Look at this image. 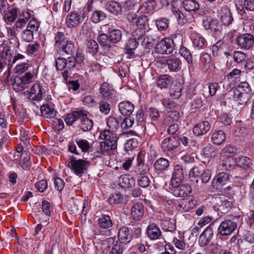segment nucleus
Returning a JSON list of instances; mask_svg holds the SVG:
<instances>
[{"mask_svg":"<svg viewBox=\"0 0 254 254\" xmlns=\"http://www.w3.org/2000/svg\"><path fill=\"white\" fill-rule=\"evenodd\" d=\"M100 137L104 140L100 142L103 154L110 150H114L117 147V136L109 130H105L101 132Z\"/></svg>","mask_w":254,"mask_h":254,"instance_id":"7ed1b4c3","label":"nucleus"},{"mask_svg":"<svg viewBox=\"0 0 254 254\" xmlns=\"http://www.w3.org/2000/svg\"><path fill=\"white\" fill-rule=\"evenodd\" d=\"M180 145V142L176 136L167 137L163 140L161 146L164 151L173 150Z\"/></svg>","mask_w":254,"mask_h":254,"instance_id":"f8f14e48","label":"nucleus"},{"mask_svg":"<svg viewBox=\"0 0 254 254\" xmlns=\"http://www.w3.org/2000/svg\"><path fill=\"white\" fill-rule=\"evenodd\" d=\"M67 166L76 175L81 177L87 169L90 163L84 159H76L73 156H70Z\"/></svg>","mask_w":254,"mask_h":254,"instance_id":"39448f33","label":"nucleus"},{"mask_svg":"<svg viewBox=\"0 0 254 254\" xmlns=\"http://www.w3.org/2000/svg\"><path fill=\"white\" fill-rule=\"evenodd\" d=\"M109 36V41L112 46L114 44L120 42L122 38V32L120 30L113 29L109 31L108 34Z\"/></svg>","mask_w":254,"mask_h":254,"instance_id":"c756f323","label":"nucleus"},{"mask_svg":"<svg viewBox=\"0 0 254 254\" xmlns=\"http://www.w3.org/2000/svg\"><path fill=\"white\" fill-rule=\"evenodd\" d=\"M182 86L180 82H177L173 85L170 89V93L171 96L176 99L179 98L181 95Z\"/></svg>","mask_w":254,"mask_h":254,"instance_id":"79ce46f5","label":"nucleus"},{"mask_svg":"<svg viewBox=\"0 0 254 254\" xmlns=\"http://www.w3.org/2000/svg\"><path fill=\"white\" fill-rule=\"evenodd\" d=\"M46 88V86L40 83H35L31 89L29 98L33 101L41 100L43 98V94L45 93Z\"/></svg>","mask_w":254,"mask_h":254,"instance_id":"6e6552de","label":"nucleus"},{"mask_svg":"<svg viewBox=\"0 0 254 254\" xmlns=\"http://www.w3.org/2000/svg\"><path fill=\"white\" fill-rule=\"evenodd\" d=\"M169 164L167 159L162 157L159 158L154 163V173L157 175L163 173L168 169Z\"/></svg>","mask_w":254,"mask_h":254,"instance_id":"dca6fc26","label":"nucleus"},{"mask_svg":"<svg viewBox=\"0 0 254 254\" xmlns=\"http://www.w3.org/2000/svg\"><path fill=\"white\" fill-rule=\"evenodd\" d=\"M29 155L25 152L21 154L20 159V164L23 169L28 170L31 165Z\"/></svg>","mask_w":254,"mask_h":254,"instance_id":"a18cd8bd","label":"nucleus"},{"mask_svg":"<svg viewBox=\"0 0 254 254\" xmlns=\"http://www.w3.org/2000/svg\"><path fill=\"white\" fill-rule=\"evenodd\" d=\"M238 165L245 169L251 168L253 163L251 159L245 156L241 157L238 161Z\"/></svg>","mask_w":254,"mask_h":254,"instance_id":"09e8293b","label":"nucleus"},{"mask_svg":"<svg viewBox=\"0 0 254 254\" xmlns=\"http://www.w3.org/2000/svg\"><path fill=\"white\" fill-rule=\"evenodd\" d=\"M98 223L100 227L103 229H108L112 225V221L109 215H103L98 219Z\"/></svg>","mask_w":254,"mask_h":254,"instance_id":"58836bf2","label":"nucleus"},{"mask_svg":"<svg viewBox=\"0 0 254 254\" xmlns=\"http://www.w3.org/2000/svg\"><path fill=\"white\" fill-rule=\"evenodd\" d=\"M89 152L93 153L94 155H96L97 156L100 154H103L100 142L96 141L93 142Z\"/></svg>","mask_w":254,"mask_h":254,"instance_id":"6e6d98bb","label":"nucleus"},{"mask_svg":"<svg viewBox=\"0 0 254 254\" xmlns=\"http://www.w3.org/2000/svg\"><path fill=\"white\" fill-rule=\"evenodd\" d=\"M225 138V134L222 130L214 131L211 136L213 143L217 145H220L224 142Z\"/></svg>","mask_w":254,"mask_h":254,"instance_id":"f704fd0d","label":"nucleus"},{"mask_svg":"<svg viewBox=\"0 0 254 254\" xmlns=\"http://www.w3.org/2000/svg\"><path fill=\"white\" fill-rule=\"evenodd\" d=\"M33 32L30 30L26 29L24 30L22 33V39L25 42H29L31 41L33 39Z\"/></svg>","mask_w":254,"mask_h":254,"instance_id":"0e129e2a","label":"nucleus"},{"mask_svg":"<svg viewBox=\"0 0 254 254\" xmlns=\"http://www.w3.org/2000/svg\"><path fill=\"white\" fill-rule=\"evenodd\" d=\"M171 78L167 75L161 76L157 80V84L160 89L167 88L171 83Z\"/></svg>","mask_w":254,"mask_h":254,"instance_id":"a19ab883","label":"nucleus"},{"mask_svg":"<svg viewBox=\"0 0 254 254\" xmlns=\"http://www.w3.org/2000/svg\"><path fill=\"white\" fill-rule=\"evenodd\" d=\"M80 121V127L84 131L90 130L93 127V121L87 117V112L83 110L82 115L79 119Z\"/></svg>","mask_w":254,"mask_h":254,"instance_id":"a211bd4d","label":"nucleus"},{"mask_svg":"<svg viewBox=\"0 0 254 254\" xmlns=\"http://www.w3.org/2000/svg\"><path fill=\"white\" fill-rule=\"evenodd\" d=\"M100 94L105 100H110L113 98L115 92L109 86L107 82H104L100 87Z\"/></svg>","mask_w":254,"mask_h":254,"instance_id":"4be33fe9","label":"nucleus"},{"mask_svg":"<svg viewBox=\"0 0 254 254\" xmlns=\"http://www.w3.org/2000/svg\"><path fill=\"white\" fill-rule=\"evenodd\" d=\"M138 163L134 167L133 171L136 175H143L149 171L148 165L142 161L141 159L138 157Z\"/></svg>","mask_w":254,"mask_h":254,"instance_id":"7c9ffc66","label":"nucleus"},{"mask_svg":"<svg viewBox=\"0 0 254 254\" xmlns=\"http://www.w3.org/2000/svg\"><path fill=\"white\" fill-rule=\"evenodd\" d=\"M189 200L188 199H180L177 203H175L176 208L180 211H186L189 209L188 203Z\"/></svg>","mask_w":254,"mask_h":254,"instance_id":"864d4df0","label":"nucleus"},{"mask_svg":"<svg viewBox=\"0 0 254 254\" xmlns=\"http://www.w3.org/2000/svg\"><path fill=\"white\" fill-rule=\"evenodd\" d=\"M120 112L124 116H129L134 110L133 105L129 101H123L119 104Z\"/></svg>","mask_w":254,"mask_h":254,"instance_id":"b1692460","label":"nucleus"},{"mask_svg":"<svg viewBox=\"0 0 254 254\" xmlns=\"http://www.w3.org/2000/svg\"><path fill=\"white\" fill-rule=\"evenodd\" d=\"M80 22V16L77 13H70L66 18V24L70 28L77 26Z\"/></svg>","mask_w":254,"mask_h":254,"instance_id":"a878e982","label":"nucleus"},{"mask_svg":"<svg viewBox=\"0 0 254 254\" xmlns=\"http://www.w3.org/2000/svg\"><path fill=\"white\" fill-rule=\"evenodd\" d=\"M135 185L134 179L129 175H121L119 179V185L125 189H130Z\"/></svg>","mask_w":254,"mask_h":254,"instance_id":"2eb2a0df","label":"nucleus"},{"mask_svg":"<svg viewBox=\"0 0 254 254\" xmlns=\"http://www.w3.org/2000/svg\"><path fill=\"white\" fill-rule=\"evenodd\" d=\"M108 201L110 204H119L124 201V196L120 193H114L110 195Z\"/></svg>","mask_w":254,"mask_h":254,"instance_id":"8fccbe9b","label":"nucleus"},{"mask_svg":"<svg viewBox=\"0 0 254 254\" xmlns=\"http://www.w3.org/2000/svg\"><path fill=\"white\" fill-rule=\"evenodd\" d=\"M179 53L188 61V62H190L191 61V54L189 50L187 48L182 47L180 49Z\"/></svg>","mask_w":254,"mask_h":254,"instance_id":"774afa93","label":"nucleus"},{"mask_svg":"<svg viewBox=\"0 0 254 254\" xmlns=\"http://www.w3.org/2000/svg\"><path fill=\"white\" fill-rule=\"evenodd\" d=\"M184 8L189 11H195L199 9V5L195 0H185L183 2Z\"/></svg>","mask_w":254,"mask_h":254,"instance_id":"e433bc0d","label":"nucleus"},{"mask_svg":"<svg viewBox=\"0 0 254 254\" xmlns=\"http://www.w3.org/2000/svg\"><path fill=\"white\" fill-rule=\"evenodd\" d=\"M35 76V73H31L30 72H26L24 75L22 76L21 77V79L22 80L24 84L27 87V85L30 83L32 82L34 79V77Z\"/></svg>","mask_w":254,"mask_h":254,"instance_id":"052dcab7","label":"nucleus"},{"mask_svg":"<svg viewBox=\"0 0 254 254\" xmlns=\"http://www.w3.org/2000/svg\"><path fill=\"white\" fill-rule=\"evenodd\" d=\"M133 123V119H131L130 117H127L121 123V126L123 129H127L132 127Z\"/></svg>","mask_w":254,"mask_h":254,"instance_id":"338daca9","label":"nucleus"},{"mask_svg":"<svg viewBox=\"0 0 254 254\" xmlns=\"http://www.w3.org/2000/svg\"><path fill=\"white\" fill-rule=\"evenodd\" d=\"M133 22H135L136 27L146 29L148 25V19L145 15H141L137 18L133 19Z\"/></svg>","mask_w":254,"mask_h":254,"instance_id":"49530a36","label":"nucleus"},{"mask_svg":"<svg viewBox=\"0 0 254 254\" xmlns=\"http://www.w3.org/2000/svg\"><path fill=\"white\" fill-rule=\"evenodd\" d=\"M123 245L116 242V243L113 246L110 254H122L123 252Z\"/></svg>","mask_w":254,"mask_h":254,"instance_id":"e2e57ef3","label":"nucleus"},{"mask_svg":"<svg viewBox=\"0 0 254 254\" xmlns=\"http://www.w3.org/2000/svg\"><path fill=\"white\" fill-rule=\"evenodd\" d=\"M142 46L146 49H151L154 46H156L157 39L151 37H145L140 41Z\"/></svg>","mask_w":254,"mask_h":254,"instance_id":"ea45409f","label":"nucleus"},{"mask_svg":"<svg viewBox=\"0 0 254 254\" xmlns=\"http://www.w3.org/2000/svg\"><path fill=\"white\" fill-rule=\"evenodd\" d=\"M106 9L111 13L118 15L122 11L121 4L116 1H109L106 4Z\"/></svg>","mask_w":254,"mask_h":254,"instance_id":"bb28decb","label":"nucleus"},{"mask_svg":"<svg viewBox=\"0 0 254 254\" xmlns=\"http://www.w3.org/2000/svg\"><path fill=\"white\" fill-rule=\"evenodd\" d=\"M213 235V229L211 225L205 228L199 238L201 246H205L211 240Z\"/></svg>","mask_w":254,"mask_h":254,"instance_id":"6ab92c4d","label":"nucleus"},{"mask_svg":"<svg viewBox=\"0 0 254 254\" xmlns=\"http://www.w3.org/2000/svg\"><path fill=\"white\" fill-rule=\"evenodd\" d=\"M83 110L74 111L71 113L66 115L64 119L66 124L68 126L72 125L77 120H79Z\"/></svg>","mask_w":254,"mask_h":254,"instance_id":"cd10ccee","label":"nucleus"},{"mask_svg":"<svg viewBox=\"0 0 254 254\" xmlns=\"http://www.w3.org/2000/svg\"><path fill=\"white\" fill-rule=\"evenodd\" d=\"M233 92V99L239 104H246L249 100L252 94V90L248 83H241L236 88L231 91Z\"/></svg>","mask_w":254,"mask_h":254,"instance_id":"f03ea898","label":"nucleus"},{"mask_svg":"<svg viewBox=\"0 0 254 254\" xmlns=\"http://www.w3.org/2000/svg\"><path fill=\"white\" fill-rule=\"evenodd\" d=\"M141 8L145 12L152 13L157 8V3L155 0H148L144 2Z\"/></svg>","mask_w":254,"mask_h":254,"instance_id":"4c0bfd02","label":"nucleus"},{"mask_svg":"<svg viewBox=\"0 0 254 254\" xmlns=\"http://www.w3.org/2000/svg\"><path fill=\"white\" fill-rule=\"evenodd\" d=\"M55 46L59 50L62 51L67 55L72 53L74 50L73 44L68 40L64 34L58 32L55 37Z\"/></svg>","mask_w":254,"mask_h":254,"instance_id":"20e7f679","label":"nucleus"},{"mask_svg":"<svg viewBox=\"0 0 254 254\" xmlns=\"http://www.w3.org/2000/svg\"><path fill=\"white\" fill-rule=\"evenodd\" d=\"M143 214L144 209L142 203H136L133 205L131 209V215L134 220H140Z\"/></svg>","mask_w":254,"mask_h":254,"instance_id":"5701e85b","label":"nucleus"},{"mask_svg":"<svg viewBox=\"0 0 254 254\" xmlns=\"http://www.w3.org/2000/svg\"><path fill=\"white\" fill-rule=\"evenodd\" d=\"M169 25V20L166 18H160L156 20V25L159 31H165Z\"/></svg>","mask_w":254,"mask_h":254,"instance_id":"de8ad7c7","label":"nucleus"},{"mask_svg":"<svg viewBox=\"0 0 254 254\" xmlns=\"http://www.w3.org/2000/svg\"><path fill=\"white\" fill-rule=\"evenodd\" d=\"M233 57L235 62L237 63H241L245 62L246 55L242 52L235 51L233 54Z\"/></svg>","mask_w":254,"mask_h":254,"instance_id":"bf43d9fd","label":"nucleus"},{"mask_svg":"<svg viewBox=\"0 0 254 254\" xmlns=\"http://www.w3.org/2000/svg\"><path fill=\"white\" fill-rule=\"evenodd\" d=\"M191 39L194 47L198 49L202 48L205 43V40L203 37L199 34L192 33L191 34Z\"/></svg>","mask_w":254,"mask_h":254,"instance_id":"c85d7f7f","label":"nucleus"},{"mask_svg":"<svg viewBox=\"0 0 254 254\" xmlns=\"http://www.w3.org/2000/svg\"><path fill=\"white\" fill-rule=\"evenodd\" d=\"M146 29L136 27L132 32V35L133 38L141 41L144 36Z\"/></svg>","mask_w":254,"mask_h":254,"instance_id":"3c124183","label":"nucleus"},{"mask_svg":"<svg viewBox=\"0 0 254 254\" xmlns=\"http://www.w3.org/2000/svg\"><path fill=\"white\" fill-rule=\"evenodd\" d=\"M181 40L182 36L180 34H174L171 38L161 40L157 42L155 51L159 54H170L173 52L175 47L181 43Z\"/></svg>","mask_w":254,"mask_h":254,"instance_id":"f257e3e1","label":"nucleus"},{"mask_svg":"<svg viewBox=\"0 0 254 254\" xmlns=\"http://www.w3.org/2000/svg\"><path fill=\"white\" fill-rule=\"evenodd\" d=\"M108 34H106L104 33L100 34L97 37V40L99 43L104 47L105 48L109 49L112 47V45H111L110 42L109 41V39Z\"/></svg>","mask_w":254,"mask_h":254,"instance_id":"37998d69","label":"nucleus"},{"mask_svg":"<svg viewBox=\"0 0 254 254\" xmlns=\"http://www.w3.org/2000/svg\"><path fill=\"white\" fill-rule=\"evenodd\" d=\"M30 17V14L28 12H22L19 14L18 19L15 24V27L18 28H22L26 24Z\"/></svg>","mask_w":254,"mask_h":254,"instance_id":"c9c22d12","label":"nucleus"},{"mask_svg":"<svg viewBox=\"0 0 254 254\" xmlns=\"http://www.w3.org/2000/svg\"><path fill=\"white\" fill-rule=\"evenodd\" d=\"M13 87L14 90L18 91L23 90L27 87L21 78H18L14 81Z\"/></svg>","mask_w":254,"mask_h":254,"instance_id":"69168bd1","label":"nucleus"},{"mask_svg":"<svg viewBox=\"0 0 254 254\" xmlns=\"http://www.w3.org/2000/svg\"><path fill=\"white\" fill-rule=\"evenodd\" d=\"M106 14L101 11L96 10L92 14L91 19L95 23H97L105 19Z\"/></svg>","mask_w":254,"mask_h":254,"instance_id":"603ef678","label":"nucleus"},{"mask_svg":"<svg viewBox=\"0 0 254 254\" xmlns=\"http://www.w3.org/2000/svg\"><path fill=\"white\" fill-rule=\"evenodd\" d=\"M40 110L42 116L45 118L52 119L56 116V111L48 105H42Z\"/></svg>","mask_w":254,"mask_h":254,"instance_id":"2f4dec72","label":"nucleus"},{"mask_svg":"<svg viewBox=\"0 0 254 254\" xmlns=\"http://www.w3.org/2000/svg\"><path fill=\"white\" fill-rule=\"evenodd\" d=\"M165 64L168 69L171 71H176L181 69L182 62L181 60L176 57H170L165 60Z\"/></svg>","mask_w":254,"mask_h":254,"instance_id":"aec40b11","label":"nucleus"},{"mask_svg":"<svg viewBox=\"0 0 254 254\" xmlns=\"http://www.w3.org/2000/svg\"><path fill=\"white\" fill-rule=\"evenodd\" d=\"M12 52L10 46L1 45L0 46V68H2L6 65H9L11 63Z\"/></svg>","mask_w":254,"mask_h":254,"instance_id":"423d86ee","label":"nucleus"},{"mask_svg":"<svg viewBox=\"0 0 254 254\" xmlns=\"http://www.w3.org/2000/svg\"><path fill=\"white\" fill-rule=\"evenodd\" d=\"M221 25L218 23L217 20H210L208 22V27L206 29H210L212 31L217 33L221 30Z\"/></svg>","mask_w":254,"mask_h":254,"instance_id":"13d9d810","label":"nucleus"},{"mask_svg":"<svg viewBox=\"0 0 254 254\" xmlns=\"http://www.w3.org/2000/svg\"><path fill=\"white\" fill-rule=\"evenodd\" d=\"M17 9L13 8L5 14L4 18L6 21L13 22L17 17Z\"/></svg>","mask_w":254,"mask_h":254,"instance_id":"5fc2aeb1","label":"nucleus"},{"mask_svg":"<svg viewBox=\"0 0 254 254\" xmlns=\"http://www.w3.org/2000/svg\"><path fill=\"white\" fill-rule=\"evenodd\" d=\"M161 225L162 229L166 231L173 232L176 228L175 220L168 218L162 220Z\"/></svg>","mask_w":254,"mask_h":254,"instance_id":"473e14b6","label":"nucleus"},{"mask_svg":"<svg viewBox=\"0 0 254 254\" xmlns=\"http://www.w3.org/2000/svg\"><path fill=\"white\" fill-rule=\"evenodd\" d=\"M183 179L184 171L183 168L181 166L176 165L174 167L171 184L172 186H177V185L182 183Z\"/></svg>","mask_w":254,"mask_h":254,"instance_id":"9b49d317","label":"nucleus"},{"mask_svg":"<svg viewBox=\"0 0 254 254\" xmlns=\"http://www.w3.org/2000/svg\"><path fill=\"white\" fill-rule=\"evenodd\" d=\"M237 226L235 222L225 220L220 223L217 230L218 234L221 236L229 235L236 229Z\"/></svg>","mask_w":254,"mask_h":254,"instance_id":"0eeeda50","label":"nucleus"},{"mask_svg":"<svg viewBox=\"0 0 254 254\" xmlns=\"http://www.w3.org/2000/svg\"><path fill=\"white\" fill-rule=\"evenodd\" d=\"M180 119L179 113L177 111H170L168 112L167 115L164 120V124L169 125L171 123H175Z\"/></svg>","mask_w":254,"mask_h":254,"instance_id":"72a5a7b5","label":"nucleus"},{"mask_svg":"<svg viewBox=\"0 0 254 254\" xmlns=\"http://www.w3.org/2000/svg\"><path fill=\"white\" fill-rule=\"evenodd\" d=\"M107 124L111 129H115L119 127V123L115 117H109L107 121Z\"/></svg>","mask_w":254,"mask_h":254,"instance_id":"680f3d73","label":"nucleus"},{"mask_svg":"<svg viewBox=\"0 0 254 254\" xmlns=\"http://www.w3.org/2000/svg\"><path fill=\"white\" fill-rule=\"evenodd\" d=\"M218 16L222 23L225 26L229 25L233 21L230 10L226 6L221 7L218 10Z\"/></svg>","mask_w":254,"mask_h":254,"instance_id":"9d476101","label":"nucleus"},{"mask_svg":"<svg viewBox=\"0 0 254 254\" xmlns=\"http://www.w3.org/2000/svg\"><path fill=\"white\" fill-rule=\"evenodd\" d=\"M118 236L121 243L125 244L128 243L132 238L128 228L126 227H123L120 229Z\"/></svg>","mask_w":254,"mask_h":254,"instance_id":"393cba45","label":"nucleus"},{"mask_svg":"<svg viewBox=\"0 0 254 254\" xmlns=\"http://www.w3.org/2000/svg\"><path fill=\"white\" fill-rule=\"evenodd\" d=\"M238 45L241 48L249 49L254 43V37L250 34H243L237 38Z\"/></svg>","mask_w":254,"mask_h":254,"instance_id":"1a4fd4ad","label":"nucleus"},{"mask_svg":"<svg viewBox=\"0 0 254 254\" xmlns=\"http://www.w3.org/2000/svg\"><path fill=\"white\" fill-rule=\"evenodd\" d=\"M231 178V176L225 172L219 173L213 179L212 185L213 187L216 188L224 185L230 181Z\"/></svg>","mask_w":254,"mask_h":254,"instance_id":"4468645a","label":"nucleus"},{"mask_svg":"<svg viewBox=\"0 0 254 254\" xmlns=\"http://www.w3.org/2000/svg\"><path fill=\"white\" fill-rule=\"evenodd\" d=\"M146 234L150 240H155L161 236V232L160 228L155 223L150 224L146 229Z\"/></svg>","mask_w":254,"mask_h":254,"instance_id":"f3484780","label":"nucleus"},{"mask_svg":"<svg viewBox=\"0 0 254 254\" xmlns=\"http://www.w3.org/2000/svg\"><path fill=\"white\" fill-rule=\"evenodd\" d=\"M86 46L88 52L91 54H95L97 52L98 46L97 43L94 40H89L86 43Z\"/></svg>","mask_w":254,"mask_h":254,"instance_id":"4d7b16f0","label":"nucleus"},{"mask_svg":"<svg viewBox=\"0 0 254 254\" xmlns=\"http://www.w3.org/2000/svg\"><path fill=\"white\" fill-rule=\"evenodd\" d=\"M210 129V124L207 121H203L194 127L193 132L195 135L199 136L205 134Z\"/></svg>","mask_w":254,"mask_h":254,"instance_id":"412c9836","label":"nucleus"},{"mask_svg":"<svg viewBox=\"0 0 254 254\" xmlns=\"http://www.w3.org/2000/svg\"><path fill=\"white\" fill-rule=\"evenodd\" d=\"M172 187H174L173 193L176 196L184 197L190 194L191 191L190 186L188 184H179L177 186Z\"/></svg>","mask_w":254,"mask_h":254,"instance_id":"ddd939ff","label":"nucleus"},{"mask_svg":"<svg viewBox=\"0 0 254 254\" xmlns=\"http://www.w3.org/2000/svg\"><path fill=\"white\" fill-rule=\"evenodd\" d=\"M75 143L82 152H89L91 145L86 139H76Z\"/></svg>","mask_w":254,"mask_h":254,"instance_id":"c03bdc74","label":"nucleus"}]
</instances>
